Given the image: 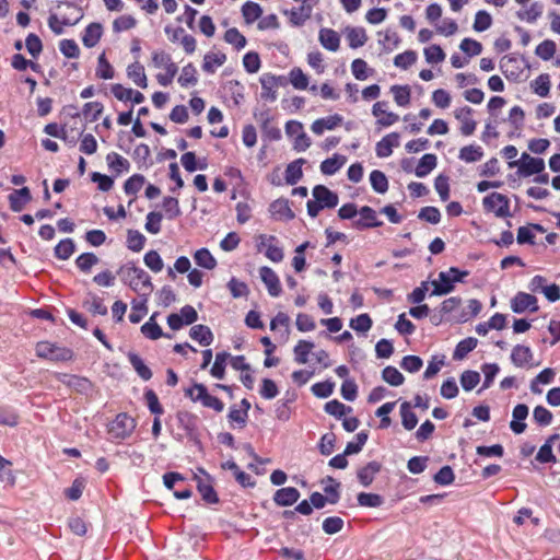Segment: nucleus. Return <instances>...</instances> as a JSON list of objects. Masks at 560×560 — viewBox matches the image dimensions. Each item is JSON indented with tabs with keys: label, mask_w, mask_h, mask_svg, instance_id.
I'll return each mask as SVG.
<instances>
[{
	"label": "nucleus",
	"mask_w": 560,
	"mask_h": 560,
	"mask_svg": "<svg viewBox=\"0 0 560 560\" xmlns=\"http://www.w3.org/2000/svg\"><path fill=\"white\" fill-rule=\"evenodd\" d=\"M151 61L154 68H163L164 70L176 65L173 62L171 55L162 49L152 52Z\"/></svg>",
	"instance_id": "nucleus-54"
},
{
	"label": "nucleus",
	"mask_w": 560,
	"mask_h": 560,
	"mask_svg": "<svg viewBox=\"0 0 560 560\" xmlns=\"http://www.w3.org/2000/svg\"><path fill=\"white\" fill-rule=\"evenodd\" d=\"M357 499L359 505L365 508H380L384 503L383 497L376 493L361 492Z\"/></svg>",
	"instance_id": "nucleus-59"
},
{
	"label": "nucleus",
	"mask_w": 560,
	"mask_h": 560,
	"mask_svg": "<svg viewBox=\"0 0 560 560\" xmlns=\"http://www.w3.org/2000/svg\"><path fill=\"white\" fill-rule=\"evenodd\" d=\"M557 50V45L552 39H545L536 47V55L542 60H550Z\"/></svg>",
	"instance_id": "nucleus-60"
},
{
	"label": "nucleus",
	"mask_w": 560,
	"mask_h": 560,
	"mask_svg": "<svg viewBox=\"0 0 560 560\" xmlns=\"http://www.w3.org/2000/svg\"><path fill=\"white\" fill-rule=\"evenodd\" d=\"M313 12V0H302L299 8L284 10L283 14L289 18V22L293 26H302L311 18Z\"/></svg>",
	"instance_id": "nucleus-9"
},
{
	"label": "nucleus",
	"mask_w": 560,
	"mask_h": 560,
	"mask_svg": "<svg viewBox=\"0 0 560 560\" xmlns=\"http://www.w3.org/2000/svg\"><path fill=\"white\" fill-rule=\"evenodd\" d=\"M324 409L328 415L334 416L338 419H340L347 412H350L352 410L351 407L346 406L345 404L340 402L337 399L326 402Z\"/></svg>",
	"instance_id": "nucleus-61"
},
{
	"label": "nucleus",
	"mask_w": 560,
	"mask_h": 560,
	"mask_svg": "<svg viewBox=\"0 0 560 560\" xmlns=\"http://www.w3.org/2000/svg\"><path fill=\"white\" fill-rule=\"evenodd\" d=\"M269 211L276 220L291 221L295 218L290 202L285 198H279L272 201L269 206Z\"/></svg>",
	"instance_id": "nucleus-15"
},
{
	"label": "nucleus",
	"mask_w": 560,
	"mask_h": 560,
	"mask_svg": "<svg viewBox=\"0 0 560 560\" xmlns=\"http://www.w3.org/2000/svg\"><path fill=\"white\" fill-rule=\"evenodd\" d=\"M346 162V158L335 154L332 158L326 159L320 164V172L324 175H334L337 173Z\"/></svg>",
	"instance_id": "nucleus-42"
},
{
	"label": "nucleus",
	"mask_w": 560,
	"mask_h": 560,
	"mask_svg": "<svg viewBox=\"0 0 560 560\" xmlns=\"http://www.w3.org/2000/svg\"><path fill=\"white\" fill-rule=\"evenodd\" d=\"M242 14L246 24H252L257 21L261 14V7L253 1H247L242 7Z\"/></svg>",
	"instance_id": "nucleus-43"
},
{
	"label": "nucleus",
	"mask_w": 560,
	"mask_h": 560,
	"mask_svg": "<svg viewBox=\"0 0 560 560\" xmlns=\"http://www.w3.org/2000/svg\"><path fill=\"white\" fill-rule=\"evenodd\" d=\"M351 71L357 80L363 81L373 73V69H370L366 61L363 59H354L351 63Z\"/></svg>",
	"instance_id": "nucleus-51"
},
{
	"label": "nucleus",
	"mask_w": 560,
	"mask_h": 560,
	"mask_svg": "<svg viewBox=\"0 0 560 560\" xmlns=\"http://www.w3.org/2000/svg\"><path fill=\"white\" fill-rule=\"evenodd\" d=\"M533 359V352L529 347L516 345L511 353V361L517 368H523Z\"/></svg>",
	"instance_id": "nucleus-27"
},
{
	"label": "nucleus",
	"mask_w": 560,
	"mask_h": 560,
	"mask_svg": "<svg viewBox=\"0 0 560 560\" xmlns=\"http://www.w3.org/2000/svg\"><path fill=\"white\" fill-rule=\"evenodd\" d=\"M436 162H438V159L434 154H432V153L424 154L420 159V161L415 170L416 176L425 177L428 174H430L435 168Z\"/></svg>",
	"instance_id": "nucleus-33"
},
{
	"label": "nucleus",
	"mask_w": 560,
	"mask_h": 560,
	"mask_svg": "<svg viewBox=\"0 0 560 560\" xmlns=\"http://www.w3.org/2000/svg\"><path fill=\"white\" fill-rule=\"evenodd\" d=\"M318 40L320 45L329 51H337L340 47V36L331 28H320L318 33Z\"/></svg>",
	"instance_id": "nucleus-20"
},
{
	"label": "nucleus",
	"mask_w": 560,
	"mask_h": 560,
	"mask_svg": "<svg viewBox=\"0 0 560 560\" xmlns=\"http://www.w3.org/2000/svg\"><path fill=\"white\" fill-rule=\"evenodd\" d=\"M261 83V98L275 102L277 100V88L284 85L285 79L283 77H277L271 73H264L260 77Z\"/></svg>",
	"instance_id": "nucleus-10"
},
{
	"label": "nucleus",
	"mask_w": 560,
	"mask_h": 560,
	"mask_svg": "<svg viewBox=\"0 0 560 560\" xmlns=\"http://www.w3.org/2000/svg\"><path fill=\"white\" fill-rule=\"evenodd\" d=\"M231 358V354L223 351L215 354L214 363L210 370V374L218 378L223 380L225 376L226 361Z\"/></svg>",
	"instance_id": "nucleus-39"
},
{
	"label": "nucleus",
	"mask_w": 560,
	"mask_h": 560,
	"mask_svg": "<svg viewBox=\"0 0 560 560\" xmlns=\"http://www.w3.org/2000/svg\"><path fill=\"white\" fill-rule=\"evenodd\" d=\"M148 296H140V300H133L131 312L129 314V320L133 324H138L148 313L147 299Z\"/></svg>",
	"instance_id": "nucleus-34"
},
{
	"label": "nucleus",
	"mask_w": 560,
	"mask_h": 560,
	"mask_svg": "<svg viewBox=\"0 0 560 560\" xmlns=\"http://www.w3.org/2000/svg\"><path fill=\"white\" fill-rule=\"evenodd\" d=\"M225 61L226 56L223 52H207L203 57L202 70L207 73H214Z\"/></svg>",
	"instance_id": "nucleus-29"
},
{
	"label": "nucleus",
	"mask_w": 560,
	"mask_h": 560,
	"mask_svg": "<svg viewBox=\"0 0 560 560\" xmlns=\"http://www.w3.org/2000/svg\"><path fill=\"white\" fill-rule=\"evenodd\" d=\"M472 108L465 106L454 112L455 118L460 121V132L470 136L475 132L477 122L472 119Z\"/></svg>",
	"instance_id": "nucleus-16"
},
{
	"label": "nucleus",
	"mask_w": 560,
	"mask_h": 560,
	"mask_svg": "<svg viewBox=\"0 0 560 560\" xmlns=\"http://www.w3.org/2000/svg\"><path fill=\"white\" fill-rule=\"evenodd\" d=\"M342 122V117L338 114L327 116L324 118L316 119L311 129L314 133L320 136L325 130H332L336 127L340 126Z\"/></svg>",
	"instance_id": "nucleus-21"
},
{
	"label": "nucleus",
	"mask_w": 560,
	"mask_h": 560,
	"mask_svg": "<svg viewBox=\"0 0 560 560\" xmlns=\"http://www.w3.org/2000/svg\"><path fill=\"white\" fill-rule=\"evenodd\" d=\"M83 15V10L79 5L71 2H60L56 12L50 14L48 25L55 34L59 35L63 33L65 26L75 25Z\"/></svg>",
	"instance_id": "nucleus-1"
},
{
	"label": "nucleus",
	"mask_w": 560,
	"mask_h": 560,
	"mask_svg": "<svg viewBox=\"0 0 560 560\" xmlns=\"http://www.w3.org/2000/svg\"><path fill=\"white\" fill-rule=\"evenodd\" d=\"M127 77L141 89L148 86L144 67L138 60L127 67Z\"/></svg>",
	"instance_id": "nucleus-25"
},
{
	"label": "nucleus",
	"mask_w": 560,
	"mask_h": 560,
	"mask_svg": "<svg viewBox=\"0 0 560 560\" xmlns=\"http://www.w3.org/2000/svg\"><path fill=\"white\" fill-rule=\"evenodd\" d=\"M528 407L524 404H518L514 407L510 428L515 434H521L526 430L525 420L528 417Z\"/></svg>",
	"instance_id": "nucleus-18"
},
{
	"label": "nucleus",
	"mask_w": 560,
	"mask_h": 560,
	"mask_svg": "<svg viewBox=\"0 0 560 560\" xmlns=\"http://www.w3.org/2000/svg\"><path fill=\"white\" fill-rule=\"evenodd\" d=\"M121 281L140 296H148L153 291L150 276L141 268L130 264L121 266L117 272Z\"/></svg>",
	"instance_id": "nucleus-2"
},
{
	"label": "nucleus",
	"mask_w": 560,
	"mask_h": 560,
	"mask_svg": "<svg viewBox=\"0 0 560 560\" xmlns=\"http://www.w3.org/2000/svg\"><path fill=\"white\" fill-rule=\"evenodd\" d=\"M401 423L406 430H412L418 423V418L411 411V406L408 401H404L400 406Z\"/></svg>",
	"instance_id": "nucleus-48"
},
{
	"label": "nucleus",
	"mask_w": 560,
	"mask_h": 560,
	"mask_svg": "<svg viewBox=\"0 0 560 560\" xmlns=\"http://www.w3.org/2000/svg\"><path fill=\"white\" fill-rule=\"evenodd\" d=\"M185 396L194 402H200L203 407L221 412L224 404L218 397L211 395L208 388L201 383H194L191 387L185 389Z\"/></svg>",
	"instance_id": "nucleus-4"
},
{
	"label": "nucleus",
	"mask_w": 560,
	"mask_h": 560,
	"mask_svg": "<svg viewBox=\"0 0 560 560\" xmlns=\"http://www.w3.org/2000/svg\"><path fill=\"white\" fill-rule=\"evenodd\" d=\"M155 315H152L150 319L144 323L141 327V332L149 339L156 340L161 337L171 338L170 335L163 334L160 325L154 320Z\"/></svg>",
	"instance_id": "nucleus-40"
},
{
	"label": "nucleus",
	"mask_w": 560,
	"mask_h": 560,
	"mask_svg": "<svg viewBox=\"0 0 560 560\" xmlns=\"http://www.w3.org/2000/svg\"><path fill=\"white\" fill-rule=\"evenodd\" d=\"M145 237L137 230H129L127 234V247L132 252H140L144 247Z\"/></svg>",
	"instance_id": "nucleus-58"
},
{
	"label": "nucleus",
	"mask_w": 560,
	"mask_h": 560,
	"mask_svg": "<svg viewBox=\"0 0 560 560\" xmlns=\"http://www.w3.org/2000/svg\"><path fill=\"white\" fill-rule=\"evenodd\" d=\"M432 285L434 287L432 295H445L454 290V283L448 271H441L439 280L432 281Z\"/></svg>",
	"instance_id": "nucleus-26"
},
{
	"label": "nucleus",
	"mask_w": 560,
	"mask_h": 560,
	"mask_svg": "<svg viewBox=\"0 0 560 560\" xmlns=\"http://www.w3.org/2000/svg\"><path fill=\"white\" fill-rule=\"evenodd\" d=\"M259 243L257 245L258 250L265 253V256L273 262H280L283 260L284 254L279 241L275 235L260 234Z\"/></svg>",
	"instance_id": "nucleus-8"
},
{
	"label": "nucleus",
	"mask_w": 560,
	"mask_h": 560,
	"mask_svg": "<svg viewBox=\"0 0 560 560\" xmlns=\"http://www.w3.org/2000/svg\"><path fill=\"white\" fill-rule=\"evenodd\" d=\"M492 25V16L489 12L480 10L475 15L472 28L476 32H485Z\"/></svg>",
	"instance_id": "nucleus-64"
},
{
	"label": "nucleus",
	"mask_w": 560,
	"mask_h": 560,
	"mask_svg": "<svg viewBox=\"0 0 560 560\" xmlns=\"http://www.w3.org/2000/svg\"><path fill=\"white\" fill-rule=\"evenodd\" d=\"M533 92L541 97H547L550 92V77L547 73L539 74L530 82Z\"/></svg>",
	"instance_id": "nucleus-41"
},
{
	"label": "nucleus",
	"mask_w": 560,
	"mask_h": 560,
	"mask_svg": "<svg viewBox=\"0 0 560 560\" xmlns=\"http://www.w3.org/2000/svg\"><path fill=\"white\" fill-rule=\"evenodd\" d=\"M315 345L308 340H300L294 349V360L299 364H305L308 361V354L314 349Z\"/></svg>",
	"instance_id": "nucleus-36"
},
{
	"label": "nucleus",
	"mask_w": 560,
	"mask_h": 560,
	"mask_svg": "<svg viewBox=\"0 0 560 560\" xmlns=\"http://www.w3.org/2000/svg\"><path fill=\"white\" fill-rule=\"evenodd\" d=\"M483 156V150L480 145H466L459 150L458 158L466 163L478 162Z\"/></svg>",
	"instance_id": "nucleus-37"
},
{
	"label": "nucleus",
	"mask_w": 560,
	"mask_h": 560,
	"mask_svg": "<svg viewBox=\"0 0 560 560\" xmlns=\"http://www.w3.org/2000/svg\"><path fill=\"white\" fill-rule=\"evenodd\" d=\"M544 5L540 2H533L530 7L525 11H518L517 18L528 23H534L542 14Z\"/></svg>",
	"instance_id": "nucleus-47"
},
{
	"label": "nucleus",
	"mask_w": 560,
	"mask_h": 560,
	"mask_svg": "<svg viewBox=\"0 0 560 560\" xmlns=\"http://www.w3.org/2000/svg\"><path fill=\"white\" fill-rule=\"evenodd\" d=\"M271 120L272 119L268 113H261L259 115V121L264 137L269 141H277L281 138V130L275 126Z\"/></svg>",
	"instance_id": "nucleus-24"
},
{
	"label": "nucleus",
	"mask_w": 560,
	"mask_h": 560,
	"mask_svg": "<svg viewBox=\"0 0 560 560\" xmlns=\"http://www.w3.org/2000/svg\"><path fill=\"white\" fill-rule=\"evenodd\" d=\"M300 499V491L294 487H285L276 491L273 501L279 506H290Z\"/></svg>",
	"instance_id": "nucleus-19"
},
{
	"label": "nucleus",
	"mask_w": 560,
	"mask_h": 560,
	"mask_svg": "<svg viewBox=\"0 0 560 560\" xmlns=\"http://www.w3.org/2000/svg\"><path fill=\"white\" fill-rule=\"evenodd\" d=\"M32 199V191L28 187L13 189L8 196L9 206L13 212L23 211Z\"/></svg>",
	"instance_id": "nucleus-11"
},
{
	"label": "nucleus",
	"mask_w": 560,
	"mask_h": 560,
	"mask_svg": "<svg viewBox=\"0 0 560 560\" xmlns=\"http://www.w3.org/2000/svg\"><path fill=\"white\" fill-rule=\"evenodd\" d=\"M370 183L373 190L377 194H385L388 190V179L382 171H372L370 174Z\"/></svg>",
	"instance_id": "nucleus-46"
},
{
	"label": "nucleus",
	"mask_w": 560,
	"mask_h": 560,
	"mask_svg": "<svg viewBox=\"0 0 560 560\" xmlns=\"http://www.w3.org/2000/svg\"><path fill=\"white\" fill-rule=\"evenodd\" d=\"M483 209L498 218L511 217L510 199L500 192H491L482 199Z\"/></svg>",
	"instance_id": "nucleus-7"
},
{
	"label": "nucleus",
	"mask_w": 560,
	"mask_h": 560,
	"mask_svg": "<svg viewBox=\"0 0 560 560\" xmlns=\"http://www.w3.org/2000/svg\"><path fill=\"white\" fill-rule=\"evenodd\" d=\"M162 207L165 211V217L168 220H174L182 214L178 199L175 197H164L162 201Z\"/></svg>",
	"instance_id": "nucleus-49"
},
{
	"label": "nucleus",
	"mask_w": 560,
	"mask_h": 560,
	"mask_svg": "<svg viewBox=\"0 0 560 560\" xmlns=\"http://www.w3.org/2000/svg\"><path fill=\"white\" fill-rule=\"evenodd\" d=\"M537 298L529 293L518 292L511 301V308L514 313L522 314L525 311L537 312Z\"/></svg>",
	"instance_id": "nucleus-12"
},
{
	"label": "nucleus",
	"mask_w": 560,
	"mask_h": 560,
	"mask_svg": "<svg viewBox=\"0 0 560 560\" xmlns=\"http://www.w3.org/2000/svg\"><path fill=\"white\" fill-rule=\"evenodd\" d=\"M136 429V420L122 412L116 416L108 427V434L113 441H122L129 438Z\"/></svg>",
	"instance_id": "nucleus-5"
},
{
	"label": "nucleus",
	"mask_w": 560,
	"mask_h": 560,
	"mask_svg": "<svg viewBox=\"0 0 560 560\" xmlns=\"http://www.w3.org/2000/svg\"><path fill=\"white\" fill-rule=\"evenodd\" d=\"M103 35V26L101 23L89 24L82 35V43L85 47L92 48L97 45Z\"/></svg>",
	"instance_id": "nucleus-23"
},
{
	"label": "nucleus",
	"mask_w": 560,
	"mask_h": 560,
	"mask_svg": "<svg viewBox=\"0 0 560 560\" xmlns=\"http://www.w3.org/2000/svg\"><path fill=\"white\" fill-rule=\"evenodd\" d=\"M399 133L390 132L383 137L375 147V152L378 158H388L393 153V148L399 145Z\"/></svg>",
	"instance_id": "nucleus-17"
},
{
	"label": "nucleus",
	"mask_w": 560,
	"mask_h": 560,
	"mask_svg": "<svg viewBox=\"0 0 560 560\" xmlns=\"http://www.w3.org/2000/svg\"><path fill=\"white\" fill-rule=\"evenodd\" d=\"M128 361L133 368V370L137 372L139 377H141L143 381H149L152 377V371L149 366L145 365L143 360L135 352L128 353Z\"/></svg>",
	"instance_id": "nucleus-32"
},
{
	"label": "nucleus",
	"mask_w": 560,
	"mask_h": 560,
	"mask_svg": "<svg viewBox=\"0 0 560 560\" xmlns=\"http://www.w3.org/2000/svg\"><path fill=\"white\" fill-rule=\"evenodd\" d=\"M477 346V339L469 337L462 341H459L455 348L454 351V359L455 360H462L464 359L469 352H471Z\"/></svg>",
	"instance_id": "nucleus-57"
},
{
	"label": "nucleus",
	"mask_w": 560,
	"mask_h": 560,
	"mask_svg": "<svg viewBox=\"0 0 560 560\" xmlns=\"http://www.w3.org/2000/svg\"><path fill=\"white\" fill-rule=\"evenodd\" d=\"M179 425L186 431L188 436H192L197 431V417L189 411L177 412Z\"/></svg>",
	"instance_id": "nucleus-35"
},
{
	"label": "nucleus",
	"mask_w": 560,
	"mask_h": 560,
	"mask_svg": "<svg viewBox=\"0 0 560 560\" xmlns=\"http://www.w3.org/2000/svg\"><path fill=\"white\" fill-rule=\"evenodd\" d=\"M259 276H260L262 282L265 283V285L268 290V293L271 296L276 298L281 294L282 290H281L279 277L270 267H267V266L261 267L259 269Z\"/></svg>",
	"instance_id": "nucleus-14"
},
{
	"label": "nucleus",
	"mask_w": 560,
	"mask_h": 560,
	"mask_svg": "<svg viewBox=\"0 0 560 560\" xmlns=\"http://www.w3.org/2000/svg\"><path fill=\"white\" fill-rule=\"evenodd\" d=\"M382 377L392 386H400L405 381L404 375L396 368L390 365L382 371Z\"/></svg>",
	"instance_id": "nucleus-62"
},
{
	"label": "nucleus",
	"mask_w": 560,
	"mask_h": 560,
	"mask_svg": "<svg viewBox=\"0 0 560 560\" xmlns=\"http://www.w3.org/2000/svg\"><path fill=\"white\" fill-rule=\"evenodd\" d=\"M346 36L349 43V46L353 49L362 47L366 40L368 35L363 27H347Z\"/></svg>",
	"instance_id": "nucleus-30"
},
{
	"label": "nucleus",
	"mask_w": 560,
	"mask_h": 560,
	"mask_svg": "<svg viewBox=\"0 0 560 560\" xmlns=\"http://www.w3.org/2000/svg\"><path fill=\"white\" fill-rule=\"evenodd\" d=\"M382 465L378 462H370L358 470V480L363 487H369L375 476L381 471Z\"/></svg>",
	"instance_id": "nucleus-22"
},
{
	"label": "nucleus",
	"mask_w": 560,
	"mask_h": 560,
	"mask_svg": "<svg viewBox=\"0 0 560 560\" xmlns=\"http://www.w3.org/2000/svg\"><path fill=\"white\" fill-rule=\"evenodd\" d=\"M198 82L197 69L189 62L183 67L182 73L178 78V83L182 88L194 86Z\"/></svg>",
	"instance_id": "nucleus-38"
},
{
	"label": "nucleus",
	"mask_w": 560,
	"mask_h": 560,
	"mask_svg": "<svg viewBox=\"0 0 560 560\" xmlns=\"http://www.w3.org/2000/svg\"><path fill=\"white\" fill-rule=\"evenodd\" d=\"M195 262L208 270H212L217 266V260L207 248H200L194 254Z\"/></svg>",
	"instance_id": "nucleus-45"
},
{
	"label": "nucleus",
	"mask_w": 560,
	"mask_h": 560,
	"mask_svg": "<svg viewBox=\"0 0 560 560\" xmlns=\"http://www.w3.org/2000/svg\"><path fill=\"white\" fill-rule=\"evenodd\" d=\"M517 166V174L522 177H529L545 171V161L540 158H533L523 153L518 161H510L509 167Z\"/></svg>",
	"instance_id": "nucleus-6"
},
{
	"label": "nucleus",
	"mask_w": 560,
	"mask_h": 560,
	"mask_svg": "<svg viewBox=\"0 0 560 560\" xmlns=\"http://www.w3.org/2000/svg\"><path fill=\"white\" fill-rule=\"evenodd\" d=\"M358 213L361 218L353 224L358 230L378 228L383 225V222L377 219L376 211L369 206L362 207Z\"/></svg>",
	"instance_id": "nucleus-13"
},
{
	"label": "nucleus",
	"mask_w": 560,
	"mask_h": 560,
	"mask_svg": "<svg viewBox=\"0 0 560 560\" xmlns=\"http://www.w3.org/2000/svg\"><path fill=\"white\" fill-rule=\"evenodd\" d=\"M372 319L369 314H360L354 318L350 319L349 326L355 330L357 332L365 334L368 332L372 327Z\"/></svg>",
	"instance_id": "nucleus-53"
},
{
	"label": "nucleus",
	"mask_w": 560,
	"mask_h": 560,
	"mask_svg": "<svg viewBox=\"0 0 560 560\" xmlns=\"http://www.w3.org/2000/svg\"><path fill=\"white\" fill-rule=\"evenodd\" d=\"M305 163L304 159H298L288 164L284 178L287 184L295 185L303 176L302 165Z\"/></svg>",
	"instance_id": "nucleus-31"
},
{
	"label": "nucleus",
	"mask_w": 560,
	"mask_h": 560,
	"mask_svg": "<svg viewBox=\"0 0 560 560\" xmlns=\"http://www.w3.org/2000/svg\"><path fill=\"white\" fill-rule=\"evenodd\" d=\"M114 68L107 60L105 52H102L97 59L96 67V77L104 80H109L114 78Z\"/></svg>",
	"instance_id": "nucleus-50"
},
{
	"label": "nucleus",
	"mask_w": 560,
	"mask_h": 560,
	"mask_svg": "<svg viewBox=\"0 0 560 560\" xmlns=\"http://www.w3.org/2000/svg\"><path fill=\"white\" fill-rule=\"evenodd\" d=\"M98 262V258L93 253H83L75 259L77 267L82 272H90L92 267Z\"/></svg>",
	"instance_id": "nucleus-63"
},
{
	"label": "nucleus",
	"mask_w": 560,
	"mask_h": 560,
	"mask_svg": "<svg viewBox=\"0 0 560 560\" xmlns=\"http://www.w3.org/2000/svg\"><path fill=\"white\" fill-rule=\"evenodd\" d=\"M390 92L398 106L405 107L410 103V88L408 85H393Z\"/></svg>",
	"instance_id": "nucleus-55"
},
{
	"label": "nucleus",
	"mask_w": 560,
	"mask_h": 560,
	"mask_svg": "<svg viewBox=\"0 0 560 560\" xmlns=\"http://www.w3.org/2000/svg\"><path fill=\"white\" fill-rule=\"evenodd\" d=\"M189 336L205 347L210 346L213 341V334L206 325L192 326L189 330Z\"/></svg>",
	"instance_id": "nucleus-28"
},
{
	"label": "nucleus",
	"mask_w": 560,
	"mask_h": 560,
	"mask_svg": "<svg viewBox=\"0 0 560 560\" xmlns=\"http://www.w3.org/2000/svg\"><path fill=\"white\" fill-rule=\"evenodd\" d=\"M224 40L233 45L237 50L243 49L247 44L245 36L236 27H231L225 32Z\"/></svg>",
	"instance_id": "nucleus-56"
},
{
	"label": "nucleus",
	"mask_w": 560,
	"mask_h": 560,
	"mask_svg": "<svg viewBox=\"0 0 560 560\" xmlns=\"http://www.w3.org/2000/svg\"><path fill=\"white\" fill-rule=\"evenodd\" d=\"M313 200H308L306 203L307 213L312 218H316L318 213L325 209H332L337 207L339 198L338 195L324 185H316L313 190Z\"/></svg>",
	"instance_id": "nucleus-3"
},
{
	"label": "nucleus",
	"mask_w": 560,
	"mask_h": 560,
	"mask_svg": "<svg viewBox=\"0 0 560 560\" xmlns=\"http://www.w3.org/2000/svg\"><path fill=\"white\" fill-rule=\"evenodd\" d=\"M106 161L109 168L116 172L117 174L126 172L130 167L129 161L116 152L108 153L106 156Z\"/></svg>",
	"instance_id": "nucleus-44"
},
{
	"label": "nucleus",
	"mask_w": 560,
	"mask_h": 560,
	"mask_svg": "<svg viewBox=\"0 0 560 560\" xmlns=\"http://www.w3.org/2000/svg\"><path fill=\"white\" fill-rule=\"evenodd\" d=\"M75 244L71 238L60 241L55 247V255L57 258L67 260L74 253Z\"/></svg>",
	"instance_id": "nucleus-52"
}]
</instances>
